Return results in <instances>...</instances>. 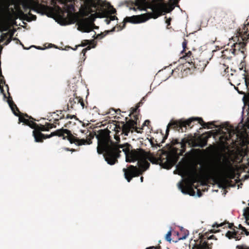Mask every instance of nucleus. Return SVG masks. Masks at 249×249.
Returning a JSON list of instances; mask_svg holds the SVG:
<instances>
[{"label": "nucleus", "mask_w": 249, "mask_h": 249, "mask_svg": "<svg viewBox=\"0 0 249 249\" xmlns=\"http://www.w3.org/2000/svg\"><path fill=\"white\" fill-rule=\"evenodd\" d=\"M9 0H0V11L2 9V6L6 2H9Z\"/></svg>", "instance_id": "obj_33"}, {"label": "nucleus", "mask_w": 249, "mask_h": 249, "mask_svg": "<svg viewBox=\"0 0 249 249\" xmlns=\"http://www.w3.org/2000/svg\"><path fill=\"white\" fill-rule=\"evenodd\" d=\"M187 142V140L185 139L181 140V142H179L178 140L177 139H173L171 142L170 143H168L166 145L167 146H169V148H172V147L176 144H178L180 147L181 148V152H184L186 149V145Z\"/></svg>", "instance_id": "obj_15"}, {"label": "nucleus", "mask_w": 249, "mask_h": 249, "mask_svg": "<svg viewBox=\"0 0 249 249\" xmlns=\"http://www.w3.org/2000/svg\"><path fill=\"white\" fill-rule=\"evenodd\" d=\"M22 46H23L22 44ZM23 48H24V49H25V48H24V46H23Z\"/></svg>", "instance_id": "obj_63"}, {"label": "nucleus", "mask_w": 249, "mask_h": 249, "mask_svg": "<svg viewBox=\"0 0 249 249\" xmlns=\"http://www.w3.org/2000/svg\"><path fill=\"white\" fill-rule=\"evenodd\" d=\"M162 1L163 0H136L135 5L140 10H146V8H149L152 11L151 13L159 14L160 17L165 7V3Z\"/></svg>", "instance_id": "obj_7"}, {"label": "nucleus", "mask_w": 249, "mask_h": 249, "mask_svg": "<svg viewBox=\"0 0 249 249\" xmlns=\"http://www.w3.org/2000/svg\"><path fill=\"white\" fill-rule=\"evenodd\" d=\"M74 117H75V115H69V114H68L66 116V118L67 119H72Z\"/></svg>", "instance_id": "obj_41"}, {"label": "nucleus", "mask_w": 249, "mask_h": 249, "mask_svg": "<svg viewBox=\"0 0 249 249\" xmlns=\"http://www.w3.org/2000/svg\"><path fill=\"white\" fill-rule=\"evenodd\" d=\"M198 181L197 175L195 174L190 176L188 179V185H184L181 182L179 183V188L181 190L182 193L185 194H189L191 196L195 195V192L193 187L197 188V186H195V183Z\"/></svg>", "instance_id": "obj_12"}, {"label": "nucleus", "mask_w": 249, "mask_h": 249, "mask_svg": "<svg viewBox=\"0 0 249 249\" xmlns=\"http://www.w3.org/2000/svg\"><path fill=\"white\" fill-rule=\"evenodd\" d=\"M237 249H249V247L246 245H237L236 246Z\"/></svg>", "instance_id": "obj_28"}, {"label": "nucleus", "mask_w": 249, "mask_h": 249, "mask_svg": "<svg viewBox=\"0 0 249 249\" xmlns=\"http://www.w3.org/2000/svg\"><path fill=\"white\" fill-rule=\"evenodd\" d=\"M108 18L110 19L111 21L114 20L115 19H118V18L115 16H112L111 15H109L108 16H107Z\"/></svg>", "instance_id": "obj_32"}, {"label": "nucleus", "mask_w": 249, "mask_h": 249, "mask_svg": "<svg viewBox=\"0 0 249 249\" xmlns=\"http://www.w3.org/2000/svg\"><path fill=\"white\" fill-rule=\"evenodd\" d=\"M217 17L221 18V20H223V19L226 18V17L228 16V13L226 11L221 10L217 12Z\"/></svg>", "instance_id": "obj_21"}, {"label": "nucleus", "mask_w": 249, "mask_h": 249, "mask_svg": "<svg viewBox=\"0 0 249 249\" xmlns=\"http://www.w3.org/2000/svg\"><path fill=\"white\" fill-rule=\"evenodd\" d=\"M110 21H111L110 19L108 18L107 16V18L105 19V22H106V23L107 24H109L110 23Z\"/></svg>", "instance_id": "obj_40"}, {"label": "nucleus", "mask_w": 249, "mask_h": 249, "mask_svg": "<svg viewBox=\"0 0 249 249\" xmlns=\"http://www.w3.org/2000/svg\"><path fill=\"white\" fill-rule=\"evenodd\" d=\"M71 8L74 9V6L73 5H71Z\"/></svg>", "instance_id": "obj_57"}, {"label": "nucleus", "mask_w": 249, "mask_h": 249, "mask_svg": "<svg viewBox=\"0 0 249 249\" xmlns=\"http://www.w3.org/2000/svg\"><path fill=\"white\" fill-rule=\"evenodd\" d=\"M24 19L28 21H31L32 20H35L36 18V17L35 15H34L31 14L30 11L29 12L28 14H24L22 13Z\"/></svg>", "instance_id": "obj_17"}, {"label": "nucleus", "mask_w": 249, "mask_h": 249, "mask_svg": "<svg viewBox=\"0 0 249 249\" xmlns=\"http://www.w3.org/2000/svg\"><path fill=\"white\" fill-rule=\"evenodd\" d=\"M214 229L213 230H211V232H214L215 231H214ZM217 231H219V230ZM215 232H216V231Z\"/></svg>", "instance_id": "obj_56"}, {"label": "nucleus", "mask_w": 249, "mask_h": 249, "mask_svg": "<svg viewBox=\"0 0 249 249\" xmlns=\"http://www.w3.org/2000/svg\"><path fill=\"white\" fill-rule=\"evenodd\" d=\"M240 235H241V234H240ZM233 238H234L235 239V240H236V241H239L241 239V236L237 235L236 236H233Z\"/></svg>", "instance_id": "obj_37"}, {"label": "nucleus", "mask_w": 249, "mask_h": 249, "mask_svg": "<svg viewBox=\"0 0 249 249\" xmlns=\"http://www.w3.org/2000/svg\"><path fill=\"white\" fill-rule=\"evenodd\" d=\"M157 249V247H155L154 246L153 247H149V248H147L146 249Z\"/></svg>", "instance_id": "obj_50"}, {"label": "nucleus", "mask_w": 249, "mask_h": 249, "mask_svg": "<svg viewBox=\"0 0 249 249\" xmlns=\"http://www.w3.org/2000/svg\"><path fill=\"white\" fill-rule=\"evenodd\" d=\"M91 48V47L90 46H88L86 48L83 49L82 51V53H83V55H85L87 51L90 50Z\"/></svg>", "instance_id": "obj_30"}, {"label": "nucleus", "mask_w": 249, "mask_h": 249, "mask_svg": "<svg viewBox=\"0 0 249 249\" xmlns=\"http://www.w3.org/2000/svg\"><path fill=\"white\" fill-rule=\"evenodd\" d=\"M150 122L149 120H145L142 124V127H143L144 126H148L150 124Z\"/></svg>", "instance_id": "obj_36"}, {"label": "nucleus", "mask_w": 249, "mask_h": 249, "mask_svg": "<svg viewBox=\"0 0 249 249\" xmlns=\"http://www.w3.org/2000/svg\"><path fill=\"white\" fill-rule=\"evenodd\" d=\"M116 27H114L110 31H108H108H106L104 33L99 34L97 35H96V36L95 37V38L96 39H102L104 37H105L109 32L115 31V30H116Z\"/></svg>", "instance_id": "obj_19"}, {"label": "nucleus", "mask_w": 249, "mask_h": 249, "mask_svg": "<svg viewBox=\"0 0 249 249\" xmlns=\"http://www.w3.org/2000/svg\"><path fill=\"white\" fill-rule=\"evenodd\" d=\"M8 104L15 115L18 117L19 124L23 123L24 124L34 129L33 131V135L36 142H42L44 139L50 138L54 136H57L58 137H62L64 140L67 139L71 143H74L77 145L90 144L91 143L90 139H79L78 138L73 136L71 134V131L67 129L61 128L57 129L52 132L49 135H44L41 133V131H49L50 129L55 127L56 126L54 124H59V120L63 119L64 118V115L61 116L59 119H55L53 124L46 123L45 125L40 124V125H38L34 122V121L36 120L32 117L29 116L27 114L21 113L19 111V109L11 97H9Z\"/></svg>", "instance_id": "obj_2"}, {"label": "nucleus", "mask_w": 249, "mask_h": 249, "mask_svg": "<svg viewBox=\"0 0 249 249\" xmlns=\"http://www.w3.org/2000/svg\"><path fill=\"white\" fill-rule=\"evenodd\" d=\"M22 46H23L22 44ZM23 48H24V49H25V48H24V46H23Z\"/></svg>", "instance_id": "obj_64"}, {"label": "nucleus", "mask_w": 249, "mask_h": 249, "mask_svg": "<svg viewBox=\"0 0 249 249\" xmlns=\"http://www.w3.org/2000/svg\"><path fill=\"white\" fill-rule=\"evenodd\" d=\"M140 179H141V181L142 182H143V177H141Z\"/></svg>", "instance_id": "obj_54"}, {"label": "nucleus", "mask_w": 249, "mask_h": 249, "mask_svg": "<svg viewBox=\"0 0 249 249\" xmlns=\"http://www.w3.org/2000/svg\"><path fill=\"white\" fill-rule=\"evenodd\" d=\"M212 174L214 181L220 186L229 184L231 182L229 179H234L235 177L234 169L230 163L223 165L220 163L218 167L212 170Z\"/></svg>", "instance_id": "obj_5"}, {"label": "nucleus", "mask_w": 249, "mask_h": 249, "mask_svg": "<svg viewBox=\"0 0 249 249\" xmlns=\"http://www.w3.org/2000/svg\"><path fill=\"white\" fill-rule=\"evenodd\" d=\"M77 48H76V46H75V48H74V49H73L74 50H76L77 49Z\"/></svg>", "instance_id": "obj_58"}, {"label": "nucleus", "mask_w": 249, "mask_h": 249, "mask_svg": "<svg viewBox=\"0 0 249 249\" xmlns=\"http://www.w3.org/2000/svg\"><path fill=\"white\" fill-rule=\"evenodd\" d=\"M15 31L16 30L10 31L8 32L9 33V37L10 38H12V39H13V36H14V33H15Z\"/></svg>", "instance_id": "obj_34"}, {"label": "nucleus", "mask_w": 249, "mask_h": 249, "mask_svg": "<svg viewBox=\"0 0 249 249\" xmlns=\"http://www.w3.org/2000/svg\"><path fill=\"white\" fill-rule=\"evenodd\" d=\"M159 17V15H156L153 13H146L140 15L133 16L131 17H126L124 19L122 22V25L121 24L117 27L118 28L117 31H120L124 29L125 26V23L126 22H130L132 23H139L143 22L150 18L156 19Z\"/></svg>", "instance_id": "obj_9"}, {"label": "nucleus", "mask_w": 249, "mask_h": 249, "mask_svg": "<svg viewBox=\"0 0 249 249\" xmlns=\"http://www.w3.org/2000/svg\"><path fill=\"white\" fill-rule=\"evenodd\" d=\"M141 103L139 102L135 107H131L130 114L129 116L131 117H133L134 120L131 119L127 121L128 118L125 117V121L126 123L122 122V132L125 136H127L128 134L129 133L131 129H134L137 133H141V129H142V128H138L137 127V121L139 119V115L140 110L139 109V107H140V104Z\"/></svg>", "instance_id": "obj_6"}, {"label": "nucleus", "mask_w": 249, "mask_h": 249, "mask_svg": "<svg viewBox=\"0 0 249 249\" xmlns=\"http://www.w3.org/2000/svg\"><path fill=\"white\" fill-rule=\"evenodd\" d=\"M12 40H17V41H18V42L20 43V44L21 45H22L21 42L20 41V40H19L18 39V38H13V39H12Z\"/></svg>", "instance_id": "obj_47"}, {"label": "nucleus", "mask_w": 249, "mask_h": 249, "mask_svg": "<svg viewBox=\"0 0 249 249\" xmlns=\"http://www.w3.org/2000/svg\"><path fill=\"white\" fill-rule=\"evenodd\" d=\"M244 78L247 89L249 90V75H247V76L245 75Z\"/></svg>", "instance_id": "obj_24"}, {"label": "nucleus", "mask_w": 249, "mask_h": 249, "mask_svg": "<svg viewBox=\"0 0 249 249\" xmlns=\"http://www.w3.org/2000/svg\"><path fill=\"white\" fill-rule=\"evenodd\" d=\"M213 238L217 240L213 235L209 237L207 233H206L204 235H201L199 236V240H194V244L191 243V245H190V249H212V243L210 244L205 239H212Z\"/></svg>", "instance_id": "obj_11"}, {"label": "nucleus", "mask_w": 249, "mask_h": 249, "mask_svg": "<svg viewBox=\"0 0 249 249\" xmlns=\"http://www.w3.org/2000/svg\"><path fill=\"white\" fill-rule=\"evenodd\" d=\"M93 15L83 19L79 23L78 29L83 32L89 33L92 30L90 23L93 22Z\"/></svg>", "instance_id": "obj_13"}, {"label": "nucleus", "mask_w": 249, "mask_h": 249, "mask_svg": "<svg viewBox=\"0 0 249 249\" xmlns=\"http://www.w3.org/2000/svg\"><path fill=\"white\" fill-rule=\"evenodd\" d=\"M226 236L229 239H231L233 238V232L229 231L226 234Z\"/></svg>", "instance_id": "obj_27"}, {"label": "nucleus", "mask_w": 249, "mask_h": 249, "mask_svg": "<svg viewBox=\"0 0 249 249\" xmlns=\"http://www.w3.org/2000/svg\"><path fill=\"white\" fill-rule=\"evenodd\" d=\"M244 213H246V214H249V207L246 208Z\"/></svg>", "instance_id": "obj_46"}, {"label": "nucleus", "mask_w": 249, "mask_h": 249, "mask_svg": "<svg viewBox=\"0 0 249 249\" xmlns=\"http://www.w3.org/2000/svg\"><path fill=\"white\" fill-rule=\"evenodd\" d=\"M247 223L249 225V222H248L247 221H246Z\"/></svg>", "instance_id": "obj_61"}, {"label": "nucleus", "mask_w": 249, "mask_h": 249, "mask_svg": "<svg viewBox=\"0 0 249 249\" xmlns=\"http://www.w3.org/2000/svg\"><path fill=\"white\" fill-rule=\"evenodd\" d=\"M183 55L181 58H184L186 62L190 64L191 66V68L193 67L195 68H197V60H195L193 57L194 56L192 55V53L191 51H189L187 53H185L184 52V53L182 54Z\"/></svg>", "instance_id": "obj_14"}, {"label": "nucleus", "mask_w": 249, "mask_h": 249, "mask_svg": "<svg viewBox=\"0 0 249 249\" xmlns=\"http://www.w3.org/2000/svg\"><path fill=\"white\" fill-rule=\"evenodd\" d=\"M64 149L66 151H70V148H64Z\"/></svg>", "instance_id": "obj_52"}, {"label": "nucleus", "mask_w": 249, "mask_h": 249, "mask_svg": "<svg viewBox=\"0 0 249 249\" xmlns=\"http://www.w3.org/2000/svg\"><path fill=\"white\" fill-rule=\"evenodd\" d=\"M172 19L171 18H167L166 20V23L167 24V28L168 29H169L171 27H169V26L171 24V21Z\"/></svg>", "instance_id": "obj_29"}, {"label": "nucleus", "mask_w": 249, "mask_h": 249, "mask_svg": "<svg viewBox=\"0 0 249 249\" xmlns=\"http://www.w3.org/2000/svg\"><path fill=\"white\" fill-rule=\"evenodd\" d=\"M70 151H71V152H74V151H75V150L74 149H70Z\"/></svg>", "instance_id": "obj_55"}, {"label": "nucleus", "mask_w": 249, "mask_h": 249, "mask_svg": "<svg viewBox=\"0 0 249 249\" xmlns=\"http://www.w3.org/2000/svg\"><path fill=\"white\" fill-rule=\"evenodd\" d=\"M158 249H160V246H159V248H158Z\"/></svg>", "instance_id": "obj_62"}, {"label": "nucleus", "mask_w": 249, "mask_h": 249, "mask_svg": "<svg viewBox=\"0 0 249 249\" xmlns=\"http://www.w3.org/2000/svg\"><path fill=\"white\" fill-rule=\"evenodd\" d=\"M115 139L116 140H117L118 139L120 140V138H119V136H115Z\"/></svg>", "instance_id": "obj_53"}, {"label": "nucleus", "mask_w": 249, "mask_h": 249, "mask_svg": "<svg viewBox=\"0 0 249 249\" xmlns=\"http://www.w3.org/2000/svg\"><path fill=\"white\" fill-rule=\"evenodd\" d=\"M228 52V50H225L224 51V52Z\"/></svg>", "instance_id": "obj_60"}, {"label": "nucleus", "mask_w": 249, "mask_h": 249, "mask_svg": "<svg viewBox=\"0 0 249 249\" xmlns=\"http://www.w3.org/2000/svg\"><path fill=\"white\" fill-rule=\"evenodd\" d=\"M186 46H187V42L185 40L183 43H182V46H183V50L182 51L181 53L182 54L184 53V52H185L186 51Z\"/></svg>", "instance_id": "obj_31"}, {"label": "nucleus", "mask_w": 249, "mask_h": 249, "mask_svg": "<svg viewBox=\"0 0 249 249\" xmlns=\"http://www.w3.org/2000/svg\"><path fill=\"white\" fill-rule=\"evenodd\" d=\"M238 228L241 230L242 231H245L246 228L242 226L241 224H239Z\"/></svg>", "instance_id": "obj_38"}, {"label": "nucleus", "mask_w": 249, "mask_h": 249, "mask_svg": "<svg viewBox=\"0 0 249 249\" xmlns=\"http://www.w3.org/2000/svg\"><path fill=\"white\" fill-rule=\"evenodd\" d=\"M9 33H3L1 35V38L0 39V44L1 42H2L9 36ZM2 49L3 46L0 44V57H1V54L2 53Z\"/></svg>", "instance_id": "obj_20"}, {"label": "nucleus", "mask_w": 249, "mask_h": 249, "mask_svg": "<svg viewBox=\"0 0 249 249\" xmlns=\"http://www.w3.org/2000/svg\"><path fill=\"white\" fill-rule=\"evenodd\" d=\"M243 232H245V234L246 235H249V232L247 231V230L246 229V230L245 231H242L241 232L240 234H243Z\"/></svg>", "instance_id": "obj_39"}, {"label": "nucleus", "mask_w": 249, "mask_h": 249, "mask_svg": "<svg viewBox=\"0 0 249 249\" xmlns=\"http://www.w3.org/2000/svg\"><path fill=\"white\" fill-rule=\"evenodd\" d=\"M116 10L112 6L110 5L109 7L108 15H112L116 14Z\"/></svg>", "instance_id": "obj_25"}, {"label": "nucleus", "mask_w": 249, "mask_h": 249, "mask_svg": "<svg viewBox=\"0 0 249 249\" xmlns=\"http://www.w3.org/2000/svg\"><path fill=\"white\" fill-rule=\"evenodd\" d=\"M233 231H232L233 232V235L236 236L237 235L238 231L235 230L234 229H232Z\"/></svg>", "instance_id": "obj_43"}, {"label": "nucleus", "mask_w": 249, "mask_h": 249, "mask_svg": "<svg viewBox=\"0 0 249 249\" xmlns=\"http://www.w3.org/2000/svg\"><path fill=\"white\" fill-rule=\"evenodd\" d=\"M204 134H202L201 137L199 138L198 141V146L203 148L207 145V142L208 139L211 136V135L204 136Z\"/></svg>", "instance_id": "obj_16"}, {"label": "nucleus", "mask_w": 249, "mask_h": 249, "mask_svg": "<svg viewBox=\"0 0 249 249\" xmlns=\"http://www.w3.org/2000/svg\"><path fill=\"white\" fill-rule=\"evenodd\" d=\"M112 110H114L116 112V113H118V112L119 113L121 112V110L120 109H118L116 110H114V109H112Z\"/></svg>", "instance_id": "obj_49"}, {"label": "nucleus", "mask_w": 249, "mask_h": 249, "mask_svg": "<svg viewBox=\"0 0 249 249\" xmlns=\"http://www.w3.org/2000/svg\"><path fill=\"white\" fill-rule=\"evenodd\" d=\"M98 140L97 152L104 153L106 161L110 165H113L118 162L120 153L123 151L125 155L127 162L138 161L136 166L129 165L127 168H124L123 172L125 179L130 182L133 177H138L147 170L150 166V161L153 164H160L164 168L170 169L174 163L166 155L165 158H156L150 152H146L142 148L133 149L132 146L128 143L118 144L114 142L109 135L110 131L107 129H100L94 132Z\"/></svg>", "instance_id": "obj_1"}, {"label": "nucleus", "mask_w": 249, "mask_h": 249, "mask_svg": "<svg viewBox=\"0 0 249 249\" xmlns=\"http://www.w3.org/2000/svg\"><path fill=\"white\" fill-rule=\"evenodd\" d=\"M89 43V40H84L81 44L76 45V48H78V47L81 46V47H85Z\"/></svg>", "instance_id": "obj_23"}, {"label": "nucleus", "mask_w": 249, "mask_h": 249, "mask_svg": "<svg viewBox=\"0 0 249 249\" xmlns=\"http://www.w3.org/2000/svg\"><path fill=\"white\" fill-rule=\"evenodd\" d=\"M2 6V9L0 11V31H6L9 29L10 25H17L16 19L18 15L13 9L11 11L8 9L5 12Z\"/></svg>", "instance_id": "obj_8"}, {"label": "nucleus", "mask_w": 249, "mask_h": 249, "mask_svg": "<svg viewBox=\"0 0 249 249\" xmlns=\"http://www.w3.org/2000/svg\"><path fill=\"white\" fill-rule=\"evenodd\" d=\"M226 224H228V228L229 229H233V227L234 228H236V227L234 226V224L233 223H229V222H227L226 221H225V222H223V223H221L219 224L215 223L213 226V227H216V228H218V227H222L223 226H224Z\"/></svg>", "instance_id": "obj_18"}, {"label": "nucleus", "mask_w": 249, "mask_h": 249, "mask_svg": "<svg viewBox=\"0 0 249 249\" xmlns=\"http://www.w3.org/2000/svg\"><path fill=\"white\" fill-rule=\"evenodd\" d=\"M206 66V64L205 63H203L201 69H204Z\"/></svg>", "instance_id": "obj_51"}, {"label": "nucleus", "mask_w": 249, "mask_h": 249, "mask_svg": "<svg viewBox=\"0 0 249 249\" xmlns=\"http://www.w3.org/2000/svg\"><path fill=\"white\" fill-rule=\"evenodd\" d=\"M197 195L198 196H201V193L200 191V190H197Z\"/></svg>", "instance_id": "obj_48"}, {"label": "nucleus", "mask_w": 249, "mask_h": 249, "mask_svg": "<svg viewBox=\"0 0 249 249\" xmlns=\"http://www.w3.org/2000/svg\"><path fill=\"white\" fill-rule=\"evenodd\" d=\"M154 139L153 138H151L149 140V141L150 142V144H151V146L152 147H160L161 146H162V145L160 144V143H158V141L156 140H155V142H154Z\"/></svg>", "instance_id": "obj_22"}, {"label": "nucleus", "mask_w": 249, "mask_h": 249, "mask_svg": "<svg viewBox=\"0 0 249 249\" xmlns=\"http://www.w3.org/2000/svg\"><path fill=\"white\" fill-rule=\"evenodd\" d=\"M57 8L59 9V10H60V9H61L60 7H59V6H57Z\"/></svg>", "instance_id": "obj_59"}, {"label": "nucleus", "mask_w": 249, "mask_h": 249, "mask_svg": "<svg viewBox=\"0 0 249 249\" xmlns=\"http://www.w3.org/2000/svg\"><path fill=\"white\" fill-rule=\"evenodd\" d=\"M244 215L245 216V219L246 221L249 220V214H246V213H244Z\"/></svg>", "instance_id": "obj_42"}, {"label": "nucleus", "mask_w": 249, "mask_h": 249, "mask_svg": "<svg viewBox=\"0 0 249 249\" xmlns=\"http://www.w3.org/2000/svg\"><path fill=\"white\" fill-rule=\"evenodd\" d=\"M188 233L187 234H185L184 236H183L182 237H178V239H185L186 237H187V236L188 235Z\"/></svg>", "instance_id": "obj_45"}, {"label": "nucleus", "mask_w": 249, "mask_h": 249, "mask_svg": "<svg viewBox=\"0 0 249 249\" xmlns=\"http://www.w3.org/2000/svg\"><path fill=\"white\" fill-rule=\"evenodd\" d=\"M12 40V38L9 37L7 40L4 43L3 45H7L10 43V42Z\"/></svg>", "instance_id": "obj_35"}, {"label": "nucleus", "mask_w": 249, "mask_h": 249, "mask_svg": "<svg viewBox=\"0 0 249 249\" xmlns=\"http://www.w3.org/2000/svg\"><path fill=\"white\" fill-rule=\"evenodd\" d=\"M172 235L171 231H169L165 236V239L166 241L168 242H170L171 241V236Z\"/></svg>", "instance_id": "obj_26"}, {"label": "nucleus", "mask_w": 249, "mask_h": 249, "mask_svg": "<svg viewBox=\"0 0 249 249\" xmlns=\"http://www.w3.org/2000/svg\"><path fill=\"white\" fill-rule=\"evenodd\" d=\"M237 35L232 38L233 41H236L231 45L232 48L230 50L234 55L239 53L244 54L246 46L245 41H249V16L242 28L238 29Z\"/></svg>", "instance_id": "obj_4"}, {"label": "nucleus", "mask_w": 249, "mask_h": 249, "mask_svg": "<svg viewBox=\"0 0 249 249\" xmlns=\"http://www.w3.org/2000/svg\"><path fill=\"white\" fill-rule=\"evenodd\" d=\"M235 89L237 90V91H238V92L239 93V94H245V92L242 91H240L239 89H238V88H235Z\"/></svg>", "instance_id": "obj_44"}, {"label": "nucleus", "mask_w": 249, "mask_h": 249, "mask_svg": "<svg viewBox=\"0 0 249 249\" xmlns=\"http://www.w3.org/2000/svg\"><path fill=\"white\" fill-rule=\"evenodd\" d=\"M196 121H197V123L199 124L204 128H207L208 129L211 128L210 125H214L215 127H217V126L214 124V122L205 123L202 118L199 117H192L187 120L180 119L176 121L172 120L167 126L166 134L163 137L161 143H164L165 140L167 138L170 128H173L178 132H185L188 128H192L194 125L193 123Z\"/></svg>", "instance_id": "obj_3"}, {"label": "nucleus", "mask_w": 249, "mask_h": 249, "mask_svg": "<svg viewBox=\"0 0 249 249\" xmlns=\"http://www.w3.org/2000/svg\"><path fill=\"white\" fill-rule=\"evenodd\" d=\"M69 93L68 91L67 95L69 98L67 103V110L75 109L76 107L79 104H80L82 108H87L83 99L80 96H78L76 91L75 90L70 91Z\"/></svg>", "instance_id": "obj_10"}]
</instances>
